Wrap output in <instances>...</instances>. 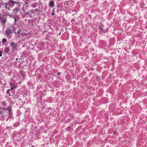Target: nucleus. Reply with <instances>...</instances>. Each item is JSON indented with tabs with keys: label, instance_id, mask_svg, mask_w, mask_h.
<instances>
[{
	"label": "nucleus",
	"instance_id": "f257e3e1",
	"mask_svg": "<svg viewBox=\"0 0 147 147\" xmlns=\"http://www.w3.org/2000/svg\"><path fill=\"white\" fill-rule=\"evenodd\" d=\"M0 109L3 110L2 111H0V116L2 118L7 116L10 113L11 109L9 107L6 109L0 107Z\"/></svg>",
	"mask_w": 147,
	"mask_h": 147
},
{
	"label": "nucleus",
	"instance_id": "f03ea898",
	"mask_svg": "<svg viewBox=\"0 0 147 147\" xmlns=\"http://www.w3.org/2000/svg\"><path fill=\"white\" fill-rule=\"evenodd\" d=\"M1 16H0V22L3 24H4L6 21V18H5L3 15H1L0 13Z\"/></svg>",
	"mask_w": 147,
	"mask_h": 147
},
{
	"label": "nucleus",
	"instance_id": "7ed1b4c3",
	"mask_svg": "<svg viewBox=\"0 0 147 147\" xmlns=\"http://www.w3.org/2000/svg\"><path fill=\"white\" fill-rule=\"evenodd\" d=\"M17 45L15 43L12 42L10 44V46L12 48H15L16 47Z\"/></svg>",
	"mask_w": 147,
	"mask_h": 147
},
{
	"label": "nucleus",
	"instance_id": "20e7f679",
	"mask_svg": "<svg viewBox=\"0 0 147 147\" xmlns=\"http://www.w3.org/2000/svg\"><path fill=\"white\" fill-rule=\"evenodd\" d=\"M11 89H13L16 87V85L15 84L12 83L10 84Z\"/></svg>",
	"mask_w": 147,
	"mask_h": 147
},
{
	"label": "nucleus",
	"instance_id": "39448f33",
	"mask_svg": "<svg viewBox=\"0 0 147 147\" xmlns=\"http://www.w3.org/2000/svg\"><path fill=\"white\" fill-rule=\"evenodd\" d=\"M20 10L19 9L16 8L14 9V12H15V13H17Z\"/></svg>",
	"mask_w": 147,
	"mask_h": 147
},
{
	"label": "nucleus",
	"instance_id": "423d86ee",
	"mask_svg": "<svg viewBox=\"0 0 147 147\" xmlns=\"http://www.w3.org/2000/svg\"><path fill=\"white\" fill-rule=\"evenodd\" d=\"M9 96H13V92H7Z\"/></svg>",
	"mask_w": 147,
	"mask_h": 147
},
{
	"label": "nucleus",
	"instance_id": "0eeeda50",
	"mask_svg": "<svg viewBox=\"0 0 147 147\" xmlns=\"http://www.w3.org/2000/svg\"><path fill=\"white\" fill-rule=\"evenodd\" d=\"M54 2L52 1L50 2L49 3V5L51 7H53L54 5Z\"/></svg>",
	"mask_w": 147,
	"mask_h": 147
},
{
	"label": "nucleus",
	"instance_id": "6e6552de",
	"mask_svg": "<svg viewBox=\"0 0 147 147\" xmlns=\"http://www.w3.org/2000/svg\"><path fill=\"white\" fill-rule=\"evenodd\" d=\"M7 5L8 3H5V7L6 9H9V8L7 7Z\"/></svg>",
	"mask_w": 147,
	"mask_h": 147
},
{
	"label": "nucleus",
	"instance_id": "1a4fd4ad",
	"mask_svg": "<svg viewBox=\"0 0 147 147\" xmlns=\"http://www.w3.org/2000/svg\"><path fill=\"white\" fill-rule=\"evenodd\" d=\"M2 103L3 106H4H4H6V102L5 101H3L2 102Z\"/></svg>",
	"mask_w": 147,
	"mask_h": 147
},
{
	"label": "nucleus",
	"instance_id": "9d476101",
	"mask_svg": "<svg viewBox=\"0 0 147 147\" xmlns=\"http://www.w3.org/2000/svg\"><path fill=\"white\" fill-rule=\"evenodd\" d=\"M6 40L5 38H3L2 39V42L3 43H4L5 42H6Z\"/></svg>",
	"mask_w": 147,
	"mask_h": 147
},
{
	"label": "nucleus",
	"instance_id": "9b49d317",
	"mask_svg": "<svg viewBox=\"0 0 147 147\" xmlns=\"http://www.w3.org/2000/svg\"><path fill=\"white\" fill-rule=\"evenodd\" d=\"M9 2H10L12 3H13V4H14V3H16V2H13V1H12V0H9Z\"/></svg>",
	"mask_w": 147,
	"mask_h": 147
},
{
	"label": "nucleus",
	"instance_id": "f8f14e48",
	"mask_svg": "<svg viewBox=\"0 0 147 147\" xmlns=\"http://www.w3.org/2000/svg\"><path fill=\"white\" fill-rule=\"evenodd\" d=\"M2 55V52L1 51H0V57Z\"/></svg>",
	"mask_w": 147,
	"mask_h": 147
},
{
	"label": "nucleus",
	"instance_id": "ddd939ff",
	"mask_svg": "<svg viewBox=\"0 0 147 147\" xmlns=\"http://www.w3.org/2000/svg\"><path fill=\"white\" fill-rule=\"evenodd\" d=\"M55 13L54 12L52 13L51 15L52 16H53L54 15Z\"/></svg>",
	"mask_w": 147,
	"mask_h": 147
},
{
	"label": "nucleus",
	"instance_id": "4468645a",
	"mask_svg": "<svg viewBox=\"0 0 147 147\" xmlns=\"http://www.w3.org/2000/svg\"><path fill=\"white\" fill-rule=\"evenodd\" d=\"M10 90V89H8L7 91V92H9Z\"/></svg>",
	"mask_w": 147,
	"mask_h": 147
},
{
	"label": "nucleus",
	"instance_id": "2eb2a0df",
	"mask_svg": "<svg viewBox=\"0 0 147 147\" xmlns=\"http://www.w3.org/2000/svg\"><path fill=\"white\" fill-rule=\"evenodd\" d=\"M6 15L7 16H9V14H6Z\"/></svg>",
	"mask_w": 147,
	"mask_h": 147
},
{
	"label": "nucleus",
	"instance_id": "dca6fc26",
	"mask_svg": "<svg viewBox=\"0 0 147 147\" xmlns=\"http://www.w3.org/2000/svg\"><path fill=\"white\" fill-rule=\"evenodd\" d=\"M6 128H7V129H8V128H9V127H8V126H7V127H6Z\"/></svg>",
	"mask_w": 147,
	"mask_h": 147
},
{
	"label": "nucleus",
	"instance_id": "f3484780",
	"mask_svg": "<svg viewBox=\"0 0 147 147\" xmlns=\"http://www.w3.org/2000/svg\"><path fill=\"white\" fill-rule=\"evenodd\" d=\"M60 74V73H58V75H59Z\"/></svg>",
	"mask_w": 147,
	"mask_h": 147
},
{
	"label": "nucleus",
	"instance_id": "a211bd4d",
	"mask_svg": "<svg viewBox=\"0 0 147 147\" xmlns=\"http://www.w3.org/2000/svg\"><path fill=\"white\" fill-rule=\"evenodd\" d=\"M9 16L10 17H11V15H9Z\"/></svg>",
	"mask_w": 147,
	"mask_h": 147
},
{
	"label": "nucleus",
	"instance_id": "6ab92c4d",
	"mask_svg": "<svg viewBox=\"0 0 147 147\" xmlns=\"http://www.w3.org/2000/svg\"><path fill=\"white\" fill-rule=\"evenodd\" d=\"M18 34L20 33H19V31H18Z\"/></svg>",
	"mask_w": 147,
	"mask_h": 147
},
{
	"label": "nucleus",
	"instance_id": "aec40b11",
	"mask_svg": "<svg viewBox=\"0 0 147 147\" xmlns=\"http://www.w3.org/2000/svg\"><path fill=\"white\" fill-rule=\"evenodd\" d=\"M26 14H28V13L27 12L26 13Z\"/></svg>",
	"mask_w": 147,
	"mask_h": 147
},
{
	"label": "nucleus",
	"instance_id": "412c9836",
	"mask_svg": "<svg viewBox=\"0 0 147 147\" xmlns=\"http://www.w3.org/2000/svg\"><path fill=\"white\" fill-rule=\"evenodd\" d=\"M15 21H16V19L15 18Z\"/></svg>",
	"mask_w": 147,
	"mask_h": 147
},
{
	"label": "nucleus",
	"instance_id": "4be33fe9",
	"mask_svg": "<svg viewBox=\"0 0 147 147\" xmlns=\"http://www.w3.org/2000/svg\"><path fill=\"white\" fill-rule=\"evenodd\" d=\"M114 133L115 134V132H114Z\"/></svg>",
	"mask_w": 147,
	"mask_h": 147
},
{
	"label": "nucleus",
	"instance_id": "5701e85b",
	"mask_svg": "<svg viewBox=\"0 0 147 147\" xmlns=\"http://www.w3.org/2000/svg\"><path fill=\"white\" fill-rule=\"evenodd\" d=\"M32 147H34V146H32Z\"/></svg>",
	"mask_w": 147,
	"mask_h": 147
}]
</instances>
